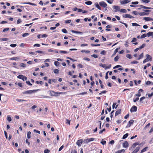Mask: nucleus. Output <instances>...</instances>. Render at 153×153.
I'll list each match as a JSON object with an SVG mask.
<instances>
[{"instance_id":"nucleus-46","label":"nucleus","mask_w":153,"mask_h":153,"mask_svg":"<svg viewBox=\"0 0 153 153\" xmlns=\"http://www.w3.org/2000/svg\"><path fill=\"white\" fill-rule=\"evenodd\" d=\"M111 67V65L110 64L108 66H106L105 68V70L107 69H109Z\"/></svg>"},{"instance_id":"nucleus-38","label":"nucleus","mask_w":153,"mask_h":153,"mask_svg":"<svg viewBox=\"0 0 153 153\" xmlns=\"http://www.w3.org/2000/svg\"><path fill=\"white\" fill-rule=\"evenodd\" d=\"M132 13L134 14L135 15H139V13H138L137 11H134L132 12Z\"/></svg>"},{"instance_id":"nucleus-26","label":"nucleus","mask_w":153,"mask_h":153,"mask_svg":"<svg viewBox=\"0 0 153 153\" xmlns=\"http://www.w3.org/2000/svg\"><path fill=\"white\" fill-rule=\"evenodd\" d=\"M31 133L30 131H28L27 133V137L29 139L30 138V134Z\"/></svg>"},{"instance_id":"nucleus-11","label":"nucleus","mask_w":153,"mask_h":153,"mask_svg":"<svg viewBox=\"0 0 153 153\" xmlns=\"http://www.w3.org/2000/svg\"><path fill=\"white\" fill-rule=\"evenodd\" d=\"M123 146L124 148H127L128 146V143L127 141H125L123 143Z\"/></svg>"},{"instance_id":"nucleus-18","label":"nucleus","mask_w":153,"mask_h":153,"mask_svg":"<svg viewBox=\"0 0 153 153\" xmlns=\"http://www.w3.org/2000/svg\"><path fill=\"white\" fill-rule=\"evenodd\" d=\"M120 12L123 13H126L127 12L126 10L124 9H120Z\"/></svg>"},{"instance_id":"nucleus-21","label":"nucleus","mask_w":153,"mask_h":153,"mask_svg":"<svg viewBox=\"0 0 153 153\" xmlns=\"http://www.w3.org/2000/svg\"><path fill=\"white\" fill-rule=\"evenodd\" d=\"M139 6L140 7H141L140 8H138L137 9L138 10H140L142 8H143V9H147V7H146V6H144L143 5H140Z\"/></svg>"},{"instance_id":"nucleus-13","label":"nucleus","mask_w":153,"mask_h":153,"mask_svg":"<svg viewBox=\"0 0 153 153\" xmlns=\"http://www.w3.org/2000/svg\"><path fill=\"white\" fill-rule=\"evenodd\" d=\"M71 32L73 33H76L77 34H82L83 33L81 32L76 31L74 30H72Z\"/></svg>"},{"instance_id":"nucleus-36","label":"nucleus","mask_w":153,"mask_h":153,"mask_svg":"<svg viewBox=\"0 0 153 153\" xmlns=\"http://www.w3.org/2000/svg\"><path fill=\"white\" fill-rule=\"evenodd\" d=\"M148 148V147H146L145 148H144L141 151V153H143V152H145V151H146V149H147Z\"/></svg>"},{"instance_id":"nucleus-1","label":"nucleus","mask_w":153,"mask_h":153,"mask_svg":"<svg viewBox=\"0 0 153 153\" xmlns=\"http://www.w3.org/2000/svg\"><path fill=\"white\" fill-rule=\"evenodd\" d=\"M65 93L63 92H56L53 91H50V94L51 96L58 97L59 96L60 94H65Z\"/></svg>"},{"instance_id":"nucleus-42","label":"nucleus","mask_w":153,"mask_h":153,"mask_svg":"<svg viewBox=\"0 0 153 153\" xmlns=\"http://www.w3.org/2000/svg\"><path fill=\"white\" fill-rule=\"evenodd\" d=\"M145 45H146L145 44H143L141 46H140L139 47V48H140V49H141L143 48H144L145 47Z\"/></svg>"},{"instance_id":"nucleus-28","label":"nucleus","mask_w":153,"mask_h":153,"mask_svg":"<svg viewBox=\"0 0 153 153\" xmlns=\"http://www.w3.org/2000/svg\"><path fill=\"white\" fill-rule=\"evenodd\" d=\"M138 143L137 142L135 143L132 145V147L133 148H134L136 146L138 145Z\"/></svg>"},{"instance_id":"nucleus-54","label":"nucleus","mask_w":153,"mask_h":153,"mask_svg":"<svg viewBox=\"0 0 153 153\" xmlns=\"http://www.w3.org/2000/svg\"><path fill=\"white\" fill-rule=\"evenodd\" d=\"M134 123V120H130L129 122H128V123L129 124H132L133 123Z\"/></svg>"},{"instance_id":"nucleus-35","label":"nucleus","mask_w":153,"mask_h":153,"mask_svg":"<svg viewBox=\"0 0 153 153\" xmlns=\"http://www.w3.org/2000/svg\"><path fill=\"white\" fill-rule=\"evenodd\" d=\"M54 64L56 66H58L59 65V62L58 61H55Z\"/></svg>"},{"instance_id":"nucleus-3","label":"nucleus","mask_w":153,"mask_h":153,"mask_svg":"<svg viewBox=\"0 0 153 153\" xmlns=\"http://www.w3.org/2000/svg\"><path fill=\"white\" fill-rule=\"evenodd\" d=\"M113 8L115 10L114 12H115L120 10V7L119 6L114 5L113 6Z\"/></svg>"},{"instance_id":"nucleus-47","label":"nucleus","mask_w":153,"mask_h":153,"mask_svg":"<svg viewBox=\"0 0 153 153\" xmlns=\"http://www.w3.org/2000/svg\"><path fill=\"white\" fill-rule=\"evenodd\" d=\"M62 32H63L64 33H67V30L65 29H63L62 30Z\"/></svg>"},{"instance_id":"nucleus-52","label":"nucleus","mask_w":153,"mask_h":153,"mask_svg":"<svg viewBox=\"0 0 153 153\" xmlns=\"http://www.w3.org/2000/svg\"><path fill=\"white\" fill-rule=\"evenodd\" d=\"M91 46H100V44H91Z\"/></svg>"},{"instance_id":"nucleus-56","label":"nucleus","mask_w":153,"mask_h":153,"mask_svg":"<svg viewBox=\"0 0 153 153\" xmlns=\"http://www.w3.org/2000/svg\"><path fill=\"white\" fill-rule=\"evenodd\" d=\"M29 35V33H25L23 34L22 36L23 37H25L28 36Z\"/></svg>"},{"instance_id":"nucleus-45","label":"nucleus","mask_w":153,"mask_h":153,"mask_svg":"<svg viewBox=\"0 0 153 153\" xmlns=\"http://www.w3.org/2000/svg\"><path fill=\"white\" fill-rule=\"evenodd\" d=\"M137 39L135 38H134L132 39V40L131 41V42L133 43L136 42L137 41Z\"/></svg>"},{"instance_id":"nucleus-17","label":"nucleus","mask_w":153,"mask_h":153,"mask_svg":"<svg viewBox=\"0 0 153 153\" xmlns=\"http://www.w3.org/2000/svg\"><path fill=\"white\" fill-rule=\"evenodd\" d=\"M146 34L147 36H150L153 35V32H150L147 33Z\"/></svg>"},{"instance_id":"nucleus-7","label":"nucleus","mask_w":153,"mask_h":153,"mask_svg":"<svg viewBox=\"0 0 153 153\" xmlns=\"http://www.w3.org/2000/svg\"><path fill=\"white\" fill-rule=\"evenodd\" d=\"M35 90H28L27 91H24L23 92V94H31L33 92H35Z\"/></svg>"},{"instance_id":"nucleus-58","label":"nucleus","mask_w":153,"mask_h":153,"mask_svg":"<svg viewBox=\"0 0 153 153\" xmlns=\"http://www.w3.org/2000/svg\"><path fill=\"white\" fill-rule=\"evenodd\" d=\"M36 82L37 84H40L41 85H42L43 84V82L42 81H36Z\"/></svg>"},{"instance_id":"nucleus-27","label":"nucleus","mask_w":153,"mask_h":153,"mask_svg":"<svg viewBox=\"0 0 153 153\" xmlns=\"http://www.w3.org/2000/svg\"><path fill=\"white\" fill-rule=\"evenodd\" d=\"M106 65V64H103L102 63H100L99 64V66L102 67L103 68H105Z\"/></svg>"},{"instance_id":"nucleus-10","label":"nucleus","mask_w":153,"mask_h":153,"mask_svg":"<svg viewBox=\"0 0 153 153\" xmlns=\"http://www.w3.org/2000/svg\"><path fill=\"white\" fill-rule=\"evenodd\" d=\"M148 13L145 12V11L143 12H140L139 13V15L140 16H144L145 15H149Z\"/></svg>"},{"instance_id":"nucleus-20","label":"nucleus","mask_w":153,"mask_h":153,"mask_svg":"<svg viewBox=\"0 0 153 153\" xmlns=\"http://www.w3.org/2000/svg\"><path fill=\"white\" fill-rule=\"evenodd\" d=\"M141 1L144 3H147L150 1V0H142Z\"/></svg>"},{"instance_id":"nucleus-63","label":"nucleus","mask_w":153,"mask_h":153,"mask_svg":"<svg viewBox=\"0 0 153 153\" xmlns=\"http://www.w3.org/2000/svg\"><path fill=\"white\" fill-rule=\"evenodd\" d=\"M9 29V28H4L3 30V32H4L6 31H7Z\"/></svg>"},{"instance_id":"nucleus-64","label":"nucleus","mask_w":153,"mask_h":153,"mask_svg":"<svg viewBox=\"0 0 153 153\" xmlns=\"http://www.w3.org/2000/svg\"><path fill=\"white\" fill-rule=\"evenodd\" d=\"M105 131V129L104 128L103 129L101 130L99 132V133L100 134H101L102 133L103 131Z\"/></svg>"},{"instance_id":"nucleus-37","label":"nucleus","mask_w":153,"mask_h":153,"mask_svg":"<svg viewBox=\"0 0 153 153\" xmlns=\"http://www.w3.org/2000/svg\"><path fill=\"white\" fill-rule=\"evenodd\" d=\"M126 56V57L129 58V59H131L132 58L131 55L129 54H127Z\"/></svg>"},{"instance_id":"nucleus-4","label":"nucleus","mask_w":153,"mask_h":153,"mask_svg":"<svg viewBox=\"0 0 153 153\" xmlns=\"http://www.w3.org/2000/svg\"><path fill=\"white\" fill-rule=\"evenodd\" d=\"M17 78L19 79H22L23 81L27 80V77L23 75H20L17 76Z\"/></svg>"},{"instance_id":"nucleus-51","label":"nucleus","mask_w":153,"mask_h":153,"mask_svg":"<svg viewBox=\"0 0 153 153\" xmlns=\"http://www.w3.org/2000/svg\"><path fill=\"white\" fill-rule=\"evenodd\" d=\"M60 52L61 53H68V52L67 51H60Z\"/></svg>"},{"instance_id":"nucleus-14","label":"nucleus","mask_w":153,"mask_h":153,"mask_svg":"<svg viewBox=\"0 0 153 153\" xmlns=\"http://www.w3.org/2000/svg\"><path fill=\"white\" fill-rule=\"evenodd\" d=\"M139 149L140 147H137L136 149L132 152V153H137L139 150Z\"/></svg>"},{"instance_id":"nucleus-59","label":"nucleus","mask_w":153,"mask_h":153,"mask_svg":"<svg viewBox=\"0 0 153 153\" xmlns=\"http://www.w3.org/2000/svg\"><path fill=\"white\" fill-rule=\"evenodd\" d=\"M91 56L94 57L95 58H97L98 57L97 55L96 54H93Z\"/></svg>"},{"instance_id":"nucleus-9","label":"nucleus","mask_w":153,"mask_h":153,"mask_svg":"<svg viewBox=\"0 0 153 153\" xmlns=\"http://www.w3.org/2000/svg\"><path fill=\"white\" fill-rule=\"evenodd\" d=\"M137 107L136 106H133L131 108L130 111L131 112H135L137 110Z\"/></svg>"},{"instance_id":"nucleus-41","label":"nucleus","mask_w":153,"mask_h":153,"mask_svg":"<svg viewBox=\"0 0 153 153\" xmlns=\"http://www.w3.org/2000/svg\"><path fill=\"white\" fill-rule=\"evenodd\" d=\"M8 39L5 38H1L0 39L2 41H7L8 40Z\"/></svg>"},{"instance_id":"nucleus-48","label":"nucleus","mask_w":153,"mask_h":153,"mask_svg":"<svg viewBox=\"0 0 153 153\" xmlns=\"http://www.w3.org/2000/svg\"><path fill=\"white\" fill-rule=\"evenodd\" d=\"M53 72L55 74H57L59 73V70L58 69H55L54 70Z\"/></svg>"},{"instance_id":"nucleus-19","label":"nucleus","mask_w":153,"mask_h":153,"mask_svg":"<svg viewBox=\"0 0 153 153\" xmlns=\"http://www.w3.org/2000/svg\"><path fill=\"white\" fill-rule=\"evenodd\" d=\"M19 66L22 68H25L26 67V65L23 63H21L20 64Z\"/></svg>"},{"instance_id":"nucleus-50","label":"nucleus","mask_w":153,"mask_h":153,"mask_svg":"<svg viewBox=\"0 0 153 153\" xmlns=\"http://www.w3.org/2000/svg\"><path fill=\"white\" fill-rule=\"evenodd\" d=\"M26 82L27 85H28L30 86H31L32 85V84L30 83L29 81H26Z\"/></svg>"},{"instance_id":"nucleus-22","label":"nucleus","mask_w":153,"mask_h":153,"mask_svg":"<svg viewBox=\"0 0 153 153\" xmlns=\"http://www.w3.org/2000/svg\"><path fill=\"white\" fill-rule=\"evenodd\" d=\"M120 49V48H117L114 51V53L113 54V56L116 53L118 52V50Z\"/></svg>"},{"instance_id":"nucleus-2","label":"nucleus","mask_w":153,"mask_h":153,"mask_svg":"<svg viewBox=\"0 0 153 153\" xmlns=\"http://www.w3.org/2000/svg\"><path fill=\"white\" fill-rule=\"evenodd\" d=\"M122 16L124 18H128L130 19L134 18V17L128 14H123V15Z\"/></svg>"},{"instance_id":"nucleus-61","label":"nucleus","mask_w":153,"mask_h":153,"mask_svg":"<svg viewBox=\"0 0 153 153\" xmlns=\"http://www.w3.org/2000/svg\"><path fill=\"white\" fill-rule=\"evenodd\" d=\"M139 3L138 1L132 2L131 4H137Z\"/></svg>"},{"instance_id":"nucleus-24","label":"nucleus","mask_w":153,"mask_h":153,"mask_svg":"<svg viewBox=\"0 0 153 153\" xmlns=\"http://www.w3.org/2000/svg\"><path fill=\"white\" fill-rule=\"evenodd\" d=\"M85 3L87 5H90L92 4V3L91 1H86L85 2Z\"/></svg>"},{"instance_id":"nucleus-57","label":"nucleus","mask_w":153,"mask_h":153,"mask_svg":"<svg viewBox=\"0 0 153 153\" xmlns=\"http://www.w3.org/2000/svg\"><path fill=\"white\" fill-rule=\"evenodd\" d=\"M121 67V65H117L115 66V67H114L113 68V69L117 68H119V67Z\"/></svg>"},{"instance_id":"nucleus-32","label":"nucleus","mask_w":153,"mask_h":153,"mask_svg":"<svg viewBox=\"0 0 153 153\" xmlns=\"http://www.w3.org/2000/svg\"><path fill=\"white\" fill-rule=\"evenodd\" d=\"M128 133H126V134H124L123 137V139H124L126 138L128 136Z\"/></svg>"},{"instance_id":"nucleus-62","label":"nucleus","mask_w":153,"mask_h":153,"mask_svg":"<svg viewBox=\"0 0 153 153\" xmlns=\"http://www.w3.org/2000/svg\"><path fill=\"white\" fill-rule=\"evenodd\" d=\"M83 59L85 60H86L87 61H89L90 60V59H89V58H87V57H85L83 58Z\"/></svg>"},{"instance_id":"nucleus-33","label":"nucleus","mask_w":153,"mask_h":153,"mask_svg":"<svg viewBox=\"0 0 153 153\" xmlns=\"http://www.w3.org/2000/svg\"><path fill=\"white\" fill-rule=\"evenodd\" d=\"M106 1L108 3L110 4H112L114 1L113 0H107Z\"/></svg>"},{"instance_id":"nucleus-16","label":"nucleus","mask_w":153,"mask_h":153,"mask_svg":"<svg viewBox=\"0 0 153 153\" xmlns=\"http://www.w3.org/2000/svg\"><path fill=\"white\" fill-rule=\"evenodd\" d=\"M143 19L146 21H151V18L149 17H144Z\"/></svg>"},{"instance_id":"nucleus-44","label":"nucleus","mask_w":153,"mask_h":153,"mask_svg":"<svg viewBox=\"0 0 153 153\" xmlns=\"http://www.w3.org/2000/svg\"><path fill=\"white\" fill-rule=\"evenodd\" d=\"M16 100L18 102H23V101H26V100H24L22 99H16Z\"/></svg>"},{"instance_id":"nucleus-53","label":"nucleus","mask_w":153,"mask_h":153,"mask_svg":"<svg viewBox=\"0 0 153 153\" xmlns=\"http://www.w3.org/2000/svg\"><path fill=\"white\" fill-rule=\"evenodd\" d=\"M71 21V20H65V22L66 23L68 24L69 23H70Z\"/></svg>"},{"instance_id":"nucleus-43","label":"nucleus","mask_w":153,"mask_h":153,"mask_svg":"<svg viewBox=\"0 0 153 153\" xmlns=\"http://www.w3.org/2000/svg\"><path fill=\"white\" fill-rule=\"evenodd\" d=\"M132 26H140V25L138 24H137L136 23H132Z\"/></svg>"},{"instance_id":"nucleus-39","label":"nucleus","mask_w":153,"mask_h":153,"mask_svg":"<svg viewBox=\"0 0 153 153\" xmlns=\"http://www.w3.org/2000/svg\"><path fill=\"white\" fill-rule=\"evenodd\" d=\"M7 120L9 122H10L12 120L11 117L9 116H7Z\"/></svg>"},{"instance_id":"nucleus-30","label":"nucleus","mask_w":153,"mask_h":153,"mask_svg":"<svg viewBox=\"0 0 153 153\" xmlns=\"http://www.w3.org/2000/svg\"><path fill=\"white\" fill-rule=\"evenodd\" d=\"M143 53H142L141 54H140V56H139V57L137 59L139 60V59H141V58H143Z\"/></svg>"},{"instance_id":"nucleus-15","label":"nucleus","mask_w":153,"mask_h":153,"mask_svg":"<svg viewBox=\"0 0 153 153\" xmlns=\"http://www.w3.org/2000/svg\"><path fill=\"white\" fill-rule=\"evenodd\" d=\"M121 112V109H120L117 111L115 113V116H117V115L120 114Z\"/></svg>"},{"instance_id":"nucleus-29","label":"nucleus","mask_w":153,"mask_h":153,"mask_svg":"<svg viewBox=\"0 0 153 153\" xmlns=\"http://www.w3.org/2000/svg\"><path fill=\"white\" fill-rule=\"evenodd\" d=\"M19 59V57H12L10 58V59L11 60H16L17 59Z\"/></svg>"},{"instance_id":"nucleus-34","label":"nucleus","mask_w":153,"mask_h":153,"mask_svg":"<svg viewBox=\"0 0 153 153\" xmlns=\"http://www.w3.org/2000/svg\"><path fill=\"white\" fill-rule=\"evenodd\" d=\"M119 56H116L114 58V61L115 62H117L118 61V59H119Z\"/></svg>"},{"instance_id":"nucleus-12","label":"nucleus","mask_w":153,"mask_h":153,"mask_svg":"<svg viewBox=\"0 0 153 153\" xmlns=\"http://www.w3.org/2000/svg\"><path fill=\"white\" fill-rule=\"evenodd\" d=\"M146 59L149 61H151L152 60V57L149 54L146 55Z\"/></svg>"},{"instance_id":"nucleus-25","label":"nucleus","mask_w":153,"mask_h":153,"mask_svg":"<svg viewBox=\"0 0 153 153\" xmlns=\"http://www.w3.org/2000/svg\"><path fill=\"white\" fill-rule=\"evenodd\" d=\"M24 4H30V5H32L33 6H36V4H35L34 3H30V2L24 3Z\"/></svg>"},{"instance_id":"nucleus-23","label":"nucleus","mask_w":153,"mask_h":153,"mask_svg":"<svg viewBox=\"0 0 153 153\" xmlns=\"http://www.w3.org/2000/svg\"><path fill=\"white\" fill-rule=\"evenodd\" d=\"M85 143L87 144L90 142L89 138H87L86 139H85L84 140Z\"/></svg>"},{"instance_id":"nucleus-55","label":"nucleus","mask_w":153,"mask_h":153,"mask_svg":"<svg viewBox=\"0 0 153 153\" xmlns=\"http://www.w3.org/2000/svg\"><path fill=\"white\" fill-rule=\"evenodd\" d=\"M22 22L21 20L19 19L17 21V24H19V23H20Z\"/></svg>"},{"instance_id":"nucleus-8","label":"nucleus","mask_w":153,"mask_h":153,"mask_svg":"<svg viewBox=\"0 0 153 153\" xmlns=\"http://www.w3.org/2000/svg\"><path fill=\"white\" fill-rule=\"evenodd\" d=\"M100 5L103 7H105L107 6V4L105 2L102 1L99 3Z\"/></svg>"},{"instance_id":"nucleus-49","label":"nucleus","mask_w":153,"mask_h":153,"mask_svg":"<svg viewBox=\"0 0 153 153\" xmlns=\"http://www.w3.org/2000/svg\"><path fill=\"white\" fill-rule=\"evenodd\" d=\"M50 150L48 149H46L44 150V153H49L50 152Z\"/></svg>"},{"instance_id":"nucleus-40","label":"nucleus","mask_w":153,"mask_h":153,"mask_svg":"<svg viewBox=\"0 0 153 153\" xmlns=\"http://www.w3.org/2000/svg\"><path fill=\"white\" fill-rule=\"evenodd\" d=\"M147 36L146 34H143L142 35L140 36V39H142L146 37Z\"/></svg>"},{"instance_id":"nucleus-60","label":"nucleus","mask_w":153,"mask_h":153,"mask_svg":"<svg viewBox=\"0 0 153 153\" xmlns=\"http://www.w3.org/2000/svg\"><path fill=\"white\" fill-rule=\"evenodd\" d=\"M33 46L34 47H40V44H36L34 45Z\"/></svg>"},{"instance_id":"nucleus-31","label":"nucleus","mask_w":153,"mask_h":153,"mask_svg":"<svg viewBox=\"0 0 153 153\" xmlns=\"http://www.w3.org/2000/svg\"><path fill=\"white\" fill-rule=\"evenodd\" d=\"M95 6L99 10H101V7L99 6L98 3H95Z\"/></svg>"},{"instance_id":"nucleus-5","label":"nucleus","mask_w":153,"mask_h":153,"mask_svg":"<svg viewBox=\"0 0 153 153\" xmlns=\"http://www.w3.org/2000/svg\"><path fill=\"white\" fill-rule=\"evenodd\" d=\"M83 141V140L82 139L78 140L76 142V144L79 147H80L81 146Z\"/></svg>"},{"instance_id":"nucleus-6","label":"nucleus","mask_w":153,"mask_h":153,"mask_svg":"<svg viewBox=\"0 0 153 153\" xmlns=\"http://www.w3.org/2000/svg\"><path fill=\"white\" fill-rule=\"evenodd\" d=\"M130 1L128 0H123V1H120V3L121 5H124V4H127Z\"/></svg>"}]
</instances>
